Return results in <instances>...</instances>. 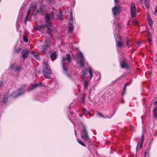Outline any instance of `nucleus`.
Listing matches in <instances>:
<instances>
[{
    "mask_svg": "<svg viewBox=\"0 0 157 157\" xmlns=\"http://www.w3.org/2000/svg\"><path fill=\"white\" fill-rule=\"evenodd\" d=\"M82 124L83 126V129L81 131V137L83 140L88 142H90V140L88 136L86 127L83 123H82Z\"/></svg>",
    "mask_w": 157,
    "mask_h": 157,
    "instance_id": "f257e3e1",
    "label": "nucleus"
},
{
    "mask_svg": "<svg viewBox=\"0 0 157 157\" xmlns=\"http://www.w3.org/2000/svg\"><path fill=\"white\" fill-rule=\"evenodd\" d=\"M55 12L52 11L48 14H46L45 15L46 25H52L51 20L54 17Z\"/></svg>",
    "mask_w": 157,
    "mask_h": 157,
    "instance_id": "f03ea898",
    "label": "nucleus"
},
{
    "mask_svg": "<svg viewBox=\"0 0 157 157\" xmlns=\"http://www.w3.org/2000/svg\"><path fill=\"white\" fill-rule=\"evenodd\" d=\"M21 50V54L22 56L21 58L24 59H26L28 57L30 53V51L25 48H23L20 49Z\"/></svg>",
    "mask_w": 157,
    "mask_h": 157,
    "instance_id": "7ed1b4c3",
    "label": "nucleus"
},
{
    "mask_svg": "<svg viewBox=\"0 0 157 157\" xmlns=\"http://www.w3.org/2000/svg\"><path fill=\"white\" fill-rule=\"evenodd\" d=\"M76 56L77 57V59L80 60V61L79 62L80 65L82 67L84 68V58L83 54L81 52H80L78 54H77Z\"/></svg>",
    "mask_w": 157,
    "mask_h": 157,
    "instance_id": "20e7f679",
    "label": "nucleus"
},
{
    "mask_svg": "<svg viewBox=\"0 0 157 157\" xmlns=\"http://www.w3.org/2000/svg\"><path fill=\"white\" fill-rule=\"evenodd\" d=\"M130 10L132 16V17H135L136 15V8L135 4L134 2H132L131 4Z\"/></svg>",
    "mask_w": 157,
    "mask_h": 157,
    "instance_id": "39448f33",
    "label": "nucleus"
},
{
    "mask_svg": "<svg viewBox=\"0 0 157 157\" xmlns=\"http://www.w3.org/2000/svg\"><path fill=\"white\" fill-rule=\"evenodd\" d=\"M112 11L113 15L114 16H116L120 13L121 11L120 7L119 6H115L112 8Z\"/></svg>",
    "mask_w": 157,
    "mask_h": 157,
    "instance_id": "423d86ee",
    "label": "nucleus"
},
{
    "mask_svg": "<svg viewBox=\"0 0 157 157\" xmlns=\"http://www.w3.org/2000/svg\"><path fill=\"white\" fill-rule=\"evenodd\" d=\"M66 57L63 56L62 57L61 60V63L63 66V70L64 71V72L67 73V70L66 67Z\"/></svg>",
    "mask_w": 157,
    "mask_h": 157,
    "instance_id": "0eeeda50",
    "label": "nucleus"
},
{
    "mask_svg": "<svg viewBox=\"0 0 157 157\" xmlns=\"http://www.w3.org/2000/svg\"><path fill=\"white\" fill-rule=\"evenodd\" d=\"M120 65L121 67L122 68H126L127 70L129 69V67L126 62L125 59H123L122 60L121 62Z\"/></svg>",
    "mask_w": 157,
    "mask_h": 157,
    "instance_id": "6e6552de",
    "label": "nucleus"
},
{
    "mask_svg": "<svg viewBox=\"0 0 157 157\" xmlns=\"http://www.w3.org/2000/svg\"><path fill=\"white\" fill-rule=\"evenodd\" d=\"M42 72L45 78H50L51 77L50 74L52 73L51 71H49L47 72L46 71V70L45 69L42 70Z\"/></svg>",
    "mask_w": 157,
    "mask_h": 157,
    "instance_id": "1a4fd4ad",
    "label": "nucleus"
},
{
    "mask_svg": "<svg viewBox=\"0 0 157 157\" xmlns=\"http://www.w3.org/2000/svg\"><path fill=\"white\" fill-rule=\"evenodd\" d=\"M9 69L11 70H14L15 71H17L19 70L20 67L17 66L16 64H11L9 67Z\"/></svg>",
    "mask_w": 157,
    "mask_h": 157,
    "instance_id": "9d476101",
    "label": "nucleus"
},
{
    "mask_svg": "<svg viewBox=\"0 0 157 157\" xmlns=\"http://www.w3.org/2000/svg\"><path fill=\"white\" fill-rule=\"evenodd\" d=\"M155 105L156 106L155 107L153 110V118L157 121V101L155 102Z\"/></svg>",
    "mask_w": 157,
    "mask_h": 157,
    "instance_id": "9b49d317",
    "label": "nucleus"
},
{
    "mask_svg": "<svg viewBox=\"0 0 157 157\" xmlns=\"http://www.w3.org/2000/svg\"><path fill=\"white\" fill-rule=\"evenodd\" d=\"M40 85H41L44 86H45V85L44 84H42L41 83H36L34 84L32 87L29 88L28 89V91H30L33 90Z\"/></svg>",
    "mask_w": 157,
    "mask_h": 157,
    "instance_id": "f8f14e48",
    "label": "nucleus"
},
{
    "mask_svg": "<svg viewBox=\"0 0 157 157\" xmlns=\"http://www.w3.org/2000/svg\"><path fill=\"white\" fill-rule=\"evenodd\" d=\"M45 6L43 5H40V13L42 15H44L45 10Z\"/></svg>",
    "mask_w": 157,
    "mask_h": 157,
    "instance_id": "ddd939ff",
    "label": "nucleus"
},
{
    "mask_svg": "<svg viewBox=\"0 0 157 157\" xmlns=\"http://www.w3.org/2000/svg\"><path fill=\"white\" fill-rule=\"evenodd\" d=\"M119 40L117 42V47L121 48L123 46V44L121 42V36L118 37Z\"/></svg>",
    "mask_w": 157,
    "mask_h": 157,
    "instance_id": "4468645a",
    "label": "nucleus"
},
{
    "mask_svg": "<svg viewBox=\"0 0 157 157\" xmlns=\"http://www.w3.org/2000/svg\"><path fill=\"white\" fill-rule=\"evenodd\" d=\"M51 59L52 60H54L56 59L57 58L56 53L55 52H54L52 53L50 56Z\"/></svg>",
    "mask_w": 157,
    "mask_h": 157,
    "instance_id": "2eb2a0df",
    "label": "nucleus"
},
{
    "mask_svg": "<svg viewBox=\"0 0 157 157\" xmlns=\"http://www.w3.org/2000/svg\"><path fill=\"white\" fill-rule=\"evenodd\" d=\"M66 60H67L68 63H71V58L70 54L69 53H67L66 55Z\"/></svg>",
    "mask_w": 157,
    "mask_h": 157,
    "instance_id": "dca6fc26",
    "label": "nucleus"
},
{
    "mask_svg": "<svg viewBox=\"0 0 157 157\" xmlns=\"http://www.w3.org/2000/svg\"><path fill=\"white\" fill-rule=\"evenodd\" d=\"M144 4L147 9H148L150 6V1L149 0H145Z\"/></svg>",
    "mask_w": 157,
    "mask_h": 157,
    "instance_id": "f3484780",
    "label": "nucleus"
},
{
    "mask_svg": "<svg viewBox=\"0 0 157 157\" xmlns=\"http://www.w3.org/2000/svg\"><path fill=\"white\" fill-rule=\"evenodd\" d=\"M73 29L74 26L73 25H70L68 29V33H72L73 31Z\"/></svg>",
    "mask_w": 157,
    "mask_h": 157,
    "instance_id": "a211bd4d",
    "label": "nucleus"
},
{
    "mask_svg": "<svg viewBox=\"0 0 157 157\" xmlns=\"http://www.w3.org/2000/svg\"><path fill=\"white\" fill-rule=\"evenodd\" d=\"M90 80H88V79H85L84 81V88L86 89L87 88V85L89 83Z\"/></svg>",
    "mask_w": 157,
    "mask_h": 157,
    "instance_id": "6ab92c4d",
    "label": "nucleus"
},
{
    "mask_svg": "<svg viewBox=\"0 0 157 157\" xmlns=\"http://www.w3.org/2000/svg\"><path fill=\"white\" fill-rule=\"evenodd\" d=\"M46 27L48 28V30H47V33H48L49 35H51V30H50V27H51L52 25H46Z\"/></svg>",
    "mask_w": 157,
    "mask_h": 157,
    "instance_id": "aec40b11",
    "label": "nucleus"
},
{
    "mask_svg": "<svg viewBox=\"0 0 157 157\" xmlns=\"http://www.w3.org/2000/svg\"><path fill=\"white\" fill-rule=\"evenodd\" d=\"M149 17H148V22L150 26H151L153 25V21L151 19V18L150 17L149 15H148Z\"/></svg>",
    "mask_w": 157,
    "mask_h": 157,
    "instance_id": "412c9836",
    "label": "nucleus"
},
{
    "mask_svg": "<svg viewBox=\"0 0 157 157\" xmlns=\"http://www.w3.org/2000/svg\"><path fill=\"white\" fill-rule=\"evenodd\" d=\"M19 95L20 92L19 91H15L12 94V96L13 97L15 98L19 96Z\"/></svg>",
    "mask_w": 157,
    "mask_h": 157,
    "instance_id": "4be33fe9",
    "label": "nucleus"
},
{
    "mask_svg": "<svg viewBox=\"0 0 157 157\" xmlns=\"http://www.w3.org/2000/svg\"><path fill=\"white\" fill-rule=\"evenodd\" d=\"M82 112L84 114H88L91 115V113L89 111L86 110L85 108H83L82 109Z\"/></svg>",
    "mask_w": 157,
    "mask_h": 157,
    "instance_id": "5701e85b",
    "label": "nucleus"
},
{
    "mask_svg": "<svg viewBox=\"0 0 157 157\" xmlns=\"http://www.w3.org/2000/svg\"><path fill=\"white\" fill-rule=\"evenodd\" d=\"M23 41L26 43L28 42V39L27 36L25 35H24L23 36Z\"/></svg>",
    "mask_w": 157,
    "mask_h": 157,
    "instance_id": "b1692460",
    "label": "nucleus"
},
{
    "mask_svg": "<svg viewBox=\"0 0 157 157\" xmlns=\"http://www.w3.org/2000/svg\"><path fill=\"white\" fill-rule=\"evenodd\" d=\"M144 135H143L142 136V138H141V143L140 144V149L143 145V141L144 140Z\"/></svg>",
    "mask_w": 157,
    "mask_h": 157,
    "instance_id": "393cba45",
    "label": "nucleus"
},
{
    "mask_svg": "<svg viewBox=\"0 0 157 157\" xmlns=\"http://www.w3.org/2000/svg\"><path fill=\"white\" fill-rule=\"evenodd\" d=\"M33 55L38 60H40V58L39 54L33 53Z\"/></svg>",
    "mask_w": 157,
    "mask_h": 157,
    "instance_id": "a878e982",
    "label": "nucleus"
},
{
    "mask_svg": "<svg viewBox=\"0 0 157 157\" xmlns=\"http://www.w3.org/2000/svg\"><path fill=\"white\" fill-rule=\"evenodd\" d=\"M147 40L149 42V43L150 44H151V41H152V40L151 38L150 37L149 33H148V34H147Z\"/></svg>",
    "mask_w": 157,
    "mask_h": 157,
    "instance_id": "bb28decb",
    "label": "nucleus"
},
{
    "mask_svg": "<svg viewBox=\"0 0 157 157\" xmlns=\"http://www.w3.org/2000/svg\"><path fill=\"white\" fill-rule=\"evenodd\" d=\"M71 14H72L71 13L70 14V18L69 19V23L70 25H73V18L72 17H71Z\"/></svg>",
    "mask_w": 157,
    "mask_h": 157,
    "instance_id": "cd10ccee",
    "label": "nucleus"
},
{
    "mask_svg": "<svg viewBox=\"0 0 157 157\" xmlns=\"http://www.w3.org/2000/svg\"><path fill=\"white\" fill-rule=\"evenodd\" d=\"M19 20L18 19V18L17 20V21L16 22V27H17V31L18 32H19Z\"/></svg>",
    "mask_w": 157,
    "mask_h": 157,
    "instance_id": "c85d7f7f",
    "label": "nucleus"
},
{
    "mask_svg": "<svg viewBox=\"0 0 157 157\" xmlns=\"http://www.w3.org/2000/svg\"><path fill=\"white\" fill-rule=\"evenodd\" d=\"M45 26H46V25H40L38 27V28L40 30V29L45 28Z\"/></svg>",
    "mask_w": 157,
    "mask_h": 157,
    "instance_id": "c756f323",
    "label": "nucleus"
},
{
    "mask_svg": "<svg viewBox=\"0 0 157 157\" xmlns=\"http://www.w3.org/2000/svg\"><path fill=\"white\" fill-rule=\"evenodd\" d=\"M2 102L3 103H4L6 102L7 101V99L5 97L4 95H2Z\"/></svg>",
    "mask_w": 157,
    "mask_h": 157,
    "instance_id": "7c9ffc66",
    "label": "nucleus"
},
{
    "mask_svg": "<svg viewBox=\"0 0 157 157\" xmlns=\"http://www.w3.org/2000/svg\"><path fill=\"white\" fill-rule=\"evenodd\" d=\"M49 46L48 45H46L43 48V52H45L47 50L48 47Z\"/></svg>",
    "mask_w": 157,
    "mask_h": 157,
    "instance_id": "2f4dec72",
    "label": "nucleus"
},
{
    "mask_svg": "<svg viewBox=\"0 0 157 157\" xmlns=\"http://www.w3.org/2000/svg\"><path fill=\"white\" fill-rule=\"evenodd\" d=\"M77 141L80 144H81L82 145L86 147V145L85 144H84L82 141H81L80 140H79V139H77Z\"/></svg>",
    "mask_w": 157,
    "mask_h": 157,
    "instance_id": "473e14b6",
    "label": "nucleus"
},
{
    "mask_svg": "<svg viewBox=\"0 0 157 157\" xmlns=\"http://www.w3.org/2000/svg\"><path fill=\"white\" fill-rule=\"evenodd\" d=\"M29 13H27L26 15V17L25 19V24H26V22L28 20V17H29Z\"/></svg>",
    "mask_w": 157,
    "mask_h": 157,
    "instance_id": "72a5a7b5",
    "label": "nucleus"
},
{
    "mask_svg": "<svg viewBox=\"0 0 157 157\" xmlns=\"http://www.w3.org/2000/svg\"><path fill=\"white\" fill-rule=\"evenodd\" d=\"M89 73L90 76V77L91 78L93 76V73L91 71V69L90 68H89Z\"/></svg>",
    "mask_w": 157,
    "mask_h": 157,
    "instance_id": "f704fd0d",
    "label": "nucleus"
},
{
    "mask_svg": "<svg viewBox=\"0 0 157 157\" xmlns=\"http://www.w3.org/2000/svg\"><path fill=\"white\" fill-rule=\"evenodd\" d=\"M126 89H125V88L124 87L123 91L121 93V94L122 96L124 95L125 94V93H126L125 91H126Z\"/></svg>",
    "mask_w": 157,
    "mask_h": 157,
    "instance_id": "c9c22d12",
    "label": "nucleus"
},
{
    "mask_svg": "<svg viewBox=\"0 0 157 157\" xmlns=\"http://www.w3.org/2000/svg\"><path fill=\"white\" fill-rule=\"evenodd\" d=\"M20 52V48H18L15 49L14 51V52L15 53H19Z\"/></svg>",
    "mask_w": 157,
    "mask_h": 157,
    "instance_id": "e433bc0d",
    "label": "nucleus"
},
{
    "mask_svg": "<svg viewBox=\"0 0 157 157\" xmlns=\"http://www.w3.org/2000/svg\"><path fill=\"white\" fill-rule=\"evenodd\" d=\"M37 4L35 3L33 5V7L34 8V10H36L37 9Z\"/></svg>",
    "mask_w": 157,
    "mask_h": 157,
    "instance_id": "4c0bfd02",
    "label": "nucleus"
},
{
    "mask_svg": "<svg viewBox=\"0 0 157 157\" xmlns=\"http://www.w3.org/2000/svg\"><path fill=\"white\" fill-rule=\"evenodd\" d=\"M81 100H82V103L84 104H85V98L83 96Z\"/></svg>",
    "mask_w": 157,
    "mask_h": 157,
    "instance_id": "58836bf2",
    "label": "nucleus"
},
{
    "mask_svg": "<svg viewBox=\"0 0 157 157\" xmlns=\"http://www.w3.org/2000/svg\"><path fill=\"white\" fill-rule=\"evenodd\" d=\"M25 91L24 89H20V95L23 94L25 92Z\"/></svg>",
    "mask_w": 157,
    "mask_h": 157,
    "instance_id": "ea45409f",
    "label": "nucleus"
},
{
    "mask_svg": "<svg viewBox=\"0 0 157 157\" xmlns=\"http://www.w3.org/2000/svg\"><path fill=\"white\" fill-rule=\"evenodd\" d=\"M130 83H129V82L125 84V85L124 86V87L125 88V89H126L127 86H128V85H130Z\"/></svg>",
    "mask_w": 157,
    "mask_h": 157,
    "instance_id": "a19ab883",
    "label": "nucleus"
},
{
    "mask_svg": "<svg viewBox=\"0 0 157 157\" xmlns=\"http://www.w3.org/2000/svg\"><path fill=\"white\" fill-rule=\"evenodd\" d=\"M97 115L98 116H99L100 117H104L99 112H98L97 113Z\"/></svg>",
    "mask_w": 157,
    "mask_h": 157,
    "instance_id": "79ce46f5",
    "label": "nucleus"
},
{
    "mask_svg": "<svg viewBox=\"0 0 157 157\" xmlns=\"http://www.w3.org/2000/svg\"><path fill=\"white\" fill-rule=\"evenodd\" d=\"M147 151H149V150H146V151H145V153H144V156L145 157H146L147 154Z\"/></svg>",
    "mask_w": 157,
    "mask_h": 157,
    "instance_id": "37998d69",
    "label": "nucleus"
},
{
    "mask_svg": "<svg viewBox=\"0 0 157 157\" xmlns=\"http://www.w3.org/2000/svg\"><path fill=\"white\" fill-rule=\"evenodd\" d=\"M155 13H154V15H156V13H157V6H156L155 8Z\"/></svg>",
    "mask_w": 157,
    "mask_h": 157,
    "instance_id": "c03bdc74",
    "label": "nucleus"
},
{
    "mask_svg": "<svg viewBox=\"0 0 157 157\" xmlns=\"http://www.w3.org/2000/svg\"><path fill=\"white\" fill-rule=\"evenodd\" d=\"M136 43L137 44L138 46H140L141 44V43L139 41H137Z\"/></svg>",
    "mask_w": 157,
    "mask_h": 157,
    "instance_id": "a18cd8bd",
    "label": "nucleus"
},
{
    "mask_svg": "<svg viewBox=\"0 0 157 157\" xmlns=\"http://www.w3.org/2000/svg\"><path fill=\"white\" fill-rule=\"evenodd\" d=\"M46 69L47 70H46V71H51L50 69V67L49 66V67H47Z\"/></svg>",
    "mask_w": 157,
    "mask_h": 157,
    "instance_id": "49530a36",
    "label": "nucleus"
},
{
    "mask_svg": "<svg viewBox=\"0 0 157 157\" xmlns=\"http://www.w3.org/2000/svg\"><path fill=\"white\" fill-rule=\"evenodd\" d=\"M139 144H140V143H138L137 144V147L136 148V150L137 151H138V146H139Z\"/></svg>",
    "mask_w": 157,
    "mask_h": 157,
    "instance_id": "de8ad7c7",
    "label": "nucleus"
},
{
    "mask_svg": "<svg viewBox=\"0 0 157 157\" xmlns=\"http://www.w3.org/2000/svg\"><path fill=\"white\" fill-rule=\"evenodd\" d=\"M81 74H82V75H85V71H84L83 70H82Z\"/></svg>",
    "mask_w": 157,
    "mask_h": 157,
    "instance_id": "09e8293b",
    "label": "nucleus"
},
{
    "mask_svg": "<svg viewBox=\"0 0 157 157\" xmlns=\"http://www.w3.org/2000/svg\"><path fill=\"white\" fill-rule=\"evenodd\" d=\"M46 66V68L47 67H49V66H48V63H45V64H44Z\"/></svg>",
    "mask_w": 157,
    "mask_h": 157,
    "instance_id": "8fccbe9b",
    "label": "nucleus"
},
{
    "mask_svg": "<svg viewBox=\"0 0 157 157\" xmlns=\"http://www.w3.org/2000/svg\"><path fill=\"white\" fill-rule=\"evenodd\" d=\"M126 43H127V45L128 46V45H129V40L128 39H127L126 40Z\"/></svg>",
    "mask_w": 157,
    "mask_h": 157,
    "instance_id": "3c124183",
    "label": "nucleus"
},
{
    "mask_svg": "<svg viewBox=\"0 0 157 157\" xmlns=\"http://www.w3.org/2000/svg\"><path fill=\"white\" fill-rule=\"evenodd\" d=\"M3 82H0V88L1 87V86L3 85Z\"/></svg>",
    "mask_w": 157,
    "mask_h": 157,
    "instance_id": "603ef678",
    "label": "nucleus"
},
{
    "mask_svg": "<svg viewBox=\"0 0 157 157\" xmlns=\"http://www.w3.org/2000/svg\"><path fill=\"white\" fill-rule=\"evenodd\" d=\"M114 2L116 3V4L118 3V0H114Z\"/></svg>",
    "mask_w": 157,
    "mask_h": 157,
    "instance_id": "864d4df0",
    "label": "nucleus"
},
{
    "mask_svg": "<svg viewBox=\"0 0 157 157\" xmlns=\"http://www.w3.org/2000/svg\"><path fill=\"white\" fill-rule=\"evenodd\" d=\"M30 10H29L28 11L27 13H29V14H30Z\"/></svg>",
    "mask_w": 157,
    "mask_h": 157,
    "instance_id": "5fc2aeb1",
    "label": "nucleus"
},
{
    "mask_svg": "<svg viewBox=\"0 0 157 157\" xmlns=\"http://www.w3.org/2000/svg\"><path fill=\"white\" fill-rule=\"evenodd\" d=\"M26 86V85H22L21 87H24Z\"/></svg>",
    "mask_w": 157,
    "mask_h": 157,
    "instance_id": "6e6d98bb",
    "label": "nucleus"
},
{
    "mask_svg": "<svg viewBox=\"0 0 157 157\" xmlns=\"http://www.w3.org/2000/svg\"><path fill=\"white\" fill-rule=\"evenodd\" d=\"M135 23L136 24V25H138V22L137 21H135Z\"/></svg>",
    "mask_w": 157,
    "mask_h": 157,
    "instance_id": "4d7b16f0",
    "label": "nucleus"
},
{
    "mask_svg": "<svg viewBox=\"0 0 157 157\" xmlns=\"http://www.w3.org/2000/svg\"><path fill=\"white\" fill-rule=\"evenodd\" d=\"M75 136H76V130H75Z\"/></svg>",
    "mask_w": 157,
    "mask_h": 157,
    "instance_id": "13d9d810",
    "label": "nucleus"
},
{
    "mask_svg": "<svg viewBox=\"0 0 157 157\" xmlns=\"http://www.w3.org/2000/svg\"><path fill=\"white\" fill-rule=\"evenodd\" d=\"M71 115H73V112L72 111H71Z\"/></svg>",
    "mask_w": 157,
    "mask_h": 157,
    "instance_id": "bf43d9fd",
    "label": "nucleus"
},
{
    "mask_svg": "<svg viewBox=\"0 0 157 157\" xmlns=\"http://www.w3.org/2000/svg\"><path fill=\"white\" fill-rule=\"evenodd\" d=\"M99 79H100V78H101V76H100V73L99 74Z\"/></svg>",
    "mask_w": 157,
    "mask_h": 157,
    "instance_id": "052dcab7",
    "label": "nucleus"
},
{
    "mask_svg": "<svg viewBox=\"0 0 157 157\" xmlns=\"http://www.w3.org/2000/svg\"><path fill=\"white\" fill-rule=\"evenodd\" d=\"M50 2H51L52 1V0H48Z\"/></svg>",
    "mask_w": 157,
    "mask_h": 157,
    "instance_id": "680f3d73",
    "label": "nucleus"
},
{
    "mask_svg": "<svg viewBox=\"0 0 157 157\" xmlns=\"http://www.w3.org/2000/svg\"><path fill=\"white\" fill-rule=\"evenodd\" d=\"M125 77V76H123V77H122V78H124Z\"/></svg>",
    "mask_w": 157,
    "mask_h": 157,
    "instance_id": "e2e57ef3",
    "label": "nucleus"
},
{
    "mask_svg": "<svg viewBox=\"0 0 157 157\" xmlns=\"http://www.w3.org/2000/svg\"><path fill=\"white\" fill-rule=\"evenodd\" d=\"M53 10H55V9H54V8H53Z\"/></svg>",
    "mask_w": 157,
    "mask_h": 157,
    "instance_id": "0e129e2a",
    "label": "nucleus"
},
{
    "mask_svg": "<svg viewBox=\"0 0 157 157\" xmlns=\"http://www.w3.org/2000/svg\"><path fill=\"white\" fill-rule=\"evenodd\" d=\"M141 0V1H143V0Z\"/></svg>",
    "mask_w": 157,
    "mask_h": 157,
    "instance_id": "69168bd1",
    "label": "nucleus"
},
{
    "mask_svg": "<svg viewBox=\"0 0 157 157\" xmlns=\"http://www.w3.org/2000/svg\"><path fill=\"white\" fill-rule=\"evenodd\" d=\"M1 1V0H0V1Z\"/></svg>",
    "mask_w": 157,
    "mask_h": 157,
    "instance_id": "338daca9",
    "label": "nucleus"
}]
</instances>
